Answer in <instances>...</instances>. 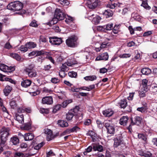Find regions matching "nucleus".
<instances>
[{"instance_id": "nucleus-1", "label": "nucleus", "mask_w": 157, "mask_h": 157, "mask_svg": "<svg viewBox=\"0 0 157 157\" xmlns=\"http://www.w3.org/2000/svg\"><path fill=\"white\" fill-rule=\"evenodd\" d=\"M23 7L22 3L19 1H16L10 2L7 6V9L14 11H19L16 13L17 14L22 15L26 13L25 10H22Z\"/></svg>"}, {"instance_id": "nucleus-2", "label": "nucleus", "mask_w": 157, "mask_h": 157, "mask_svg": "<svg viewBox=\"0 0 157 157\" xmlns=\"http://www.w3.org/2000/svg\"><path fill=\"white\" fill-rule=\"evenodd\" d=\"M9 130L8 128H2L0 131V139L1 140V145L5 146V144L7 140L8 136L9 135Z\"/></svg>"}, {"instance_id": "nucleus-3", "label": "nucleus", "mask_w": 157, "mask_h": 157, "mask_svg": "<svg viewBox=\"0 0 157 157\" xmlns=\"http://www.w3.org/2000/svg\"><path fill=\"white\" fill-rule=\"evenodd\" d=\"M78 38L75 35L69 37L66 40L67 45L71 48H75L78 46V43L77 42Z\"/></svg>"}, {"instance_id": "nucleus-4", "label": "nucleus", "mask_w": 157, "mask_h": 157, "mask_svg": "<svg viewBox=\"0 0 157 157\" xmlns=\"http://www.w3.org/2000/svg\"><path fill=\"white\" fill-rule=\"evenodd\" d=\"M54 16L59 20V21L63 20L66 18V15L62 12L60 9L58 8L56 9Z\"/></svg>"}, {"instance_id": "nucleus-5", "label": "nucleus", "mask_w": 157, "mask_h": 157, "mask_svg": "<svg viewBox=\"0 0 157 157\" xmlns=\"http://www.w3.org/2000/svg\"><path fill=\"white\" fill-rule=\"evenodd\" d=\"M62 42V39L60 37L55 36L49 37V42L52 45H59Z\"/></svg>"}, {"instance_id": "nucleus-6", "label": "nucleus", "mask_w": 157, "mask_h": 157, "mask_svg": "<svg viewBox=\"0 0 157 157\" xmlns=\"http://www.w3.org/2000/svg\"><path fill=\"white\" fill-rule=\"evenodd\" d=\"M134 121L132 118H131V123L129 124L128 126L126 128H131L132 125H139L141 122L142 118L139 116H136L134 117Z\"/></svg>"}, {"instance_id": "nucleus-7", "label": "nucleus", "mask_w": 157, "mask_h": 157, "mask_svg": "<svg viewBox=\"0 0 157 157\" xmlns=\"http://www.w3.org/2000/svg\"><path fill=\"white\" fill-rule=\"evenodd\" d=\"M99 2L98 0H89L87 3V6L89 9H94L97 7Z\"/></svg>"}, {"instance_id": "nucleus-8", "label": "nucleus", "mask_w": 157, "mask_h": 157, "mask_svg": "<svg viewBox=\"0 0 157 157\" xmlns=\"http://www.w3.org/2000/svg\"><path fill=\"white\" fill-rule=\"evenodd\" d=\"M113 140L114 141L113 147L114 148H117L124 143L123 137L121 136L114 138Z\"/></svg>"}, {"instance_id": "nucleus-9", "label": "nucleus", "mask_w": 157, "mask_h": 157, "mask_svg": "<svg viewBox=\"0 0 157 157\" xmlns=\"http://www.w3.org/2000/svg\"><path fill=\"white\" fill-rule=\"evenodd\" d=\"M53 99L52 96H45L42 100L41 103L43 104L51 105L53 103Z\"/></svg>"}, {"instance_id": "nucleus-10", "label": "nucleus", "mask_w": 157, "mask_h": 157, "mask_svg": "<svg viewBox=\"0 0 157 157\" xmlns=\"http://www.w3.org/2000/svg\"><path fill=\"white\" fill-rule=\"evenodd\" d=\"M44 133L47 135V140L48 141H50L53 139V135L52 131L48 128L44 129Z\"/></svg>"}, {"instance_id": "nucleus-11", "label": "nucleus", "mask_w": 157, "mask_h": 157, "mask_svg": "<svg viewBox=\"0 0 157 157\" xmlns=\"http://www.w3.org/2000/svg\"><path fill=\"white\" fill-rule=\"evenodd\" d=\"M109 58V55L107 52L102 54L101 55L98 56L95 59L96 61L104 60H107Z\"/></svg>"}, {"instance_id": "nucleus-12", "label": "nucleus", "mask_w": 157, "mask_h": 157, "mask_svg": "<svg viewBox=\"0 0 157 157\" xmlns=\"http://www.w3.org/2000/svg\"><path fill=\"white\" fill-rule=\"evenodd\" d=\"M76 128H68L60 134V136L61 137L63 136L70 134L71 132H76Z\"/></svg>"}, {"instance_id": "nucleus-13", "label": "nucleus", "mask_w": 157, "mask_h": 157, "mask_svg": "<svg viewBox=\"0 0 157 157\" xmlns=\"http://www.w3.org/2000/svg\"><path fill=\"white\" fill-rule=\"evenodd\" d=\"M102 113L105 117H109L111 116L114 113V112L111 109H108L103 110Z\"/></svg>"}, {"instance_id": "nucleus-14", "label": "nucleus", "mask_w": 157, "mask_h": 157, "mask_svg": "<svg viewBox=\"0 0 157 157\" xmlns=\"http://www.w3.org/2000/svg\"><path fill=\"white\" fill-rule=\"evenodd\" d=\"M117 105L120 106L121 108L124 109L127 105V100L125 99L121 100L118 103Z\"/></svg>"}, {"instance_id": "nucleus-15", "label": "nucleus", "mask_w": 157, "mask_h": 157, "mask_svg": "<svg viewBox=\"0 0 157 157\" xmlns=\"http://www.w3.org/2000/svg\"><path fill=\"white\" fill-rule=\"evenodd\" d=\"M148 80L146 79H143L142 81V84L143 86L141 90L147 91L148 90L147 87Z\"/></svg>"}, {"instance_id": "nucleus-16", "label": "nucleus", "mask_w": 157, "mask_h": 157, "mask_svg": "<svg viewBox=\"0 0 157 157\" xmlns=\"http://www.w3.org/2000/svg\"><path fill=\"white\" fill-rule=\"evenodd\" d=\"M31 80L29 79L23 80L21 82V85L24 88H27L30 86L32 83Z\"/></svg>"}, {"instance_id": "nucleus-17", "label": "nucleus", "mask_w": 157, "mask_h": 157, "mask_svg": "<svg viewBox=\"0 0 157 157\" xmlns=\"http://www.w3.org/2000/svg\"><path fill=\"white\" fill-rule=\"evenodd\" d=\"M12 90V86L9 85L6 86L3 89V92L4 95L6 96H8Z\"/></svg>"}, {"instance_id": "nucleus-18", "label": "nucleus", "mask_w": 157, "mask_h": 157, "mask_svg": "<svg viewBox=\"0 0 157 157\" xmlns=\"http://www.w3.org/2000/svg\"><path fill=\"white\" fill-rule=\"evenodd\" d=\"M128 117L127 116H123L120 120V124L123 126L127 125L128 123Z\"/></svg>"}, {"instance_id": "nucleus-19", "label": "nucleus", "mask_w": 157, "mask_h": 157, "mask_svg": "<svg viewBox=\"0 0 157 157\" xmlns=\"http://www.w3.org/2000/svg\"><path fill=\"white\" fill-rule=\"evenodd\" d=\"M103 14L106 18H107L112 17L113 14V13L112 10H105L104 12L103 13Z\"/></svg>"}, {"instance_id": "nucleus-20", "label": "nucleus", "mask_w": 157, "mask_h": 157, "mask_svg": "<svg viewBox=\"0 0 157 157\" xmlns=\"http://www.w3.org/2000/svg\"><path fill=\"white\" fill-rule=\"evenodd\" d=\"M132 18H133L136 21L139 22L141 21V19L140 18V16L137 13L133 12L131 14Z\"/></svg>"}, {"instance_id": "nucleus-21", "label": "nucleus", "mask_w": 157, "mask_h": 157, "mask_svg": "<svg viewBox=\"0 0 157 157\" xmlns=\"http://www.w3.org/2000/svg\"><path fill=\"white\" fill-rule=\"evenodd\" d=\"M88 135L91 136L93 142L96 141L97 134L92 130H89L88 132Z\"/></svg>"}, {"instance_id": "nucleus-22", "label": "nucleus", "mask_w": 157, "mask_h": 157, "mask_svg": "<svg viewBox=\"0 0 157 157\" xmlns=\"http://www.w3.org/2000/svg\"><path fill=\"white\" fill-rule=\"evenodd\" d=\"M58 125L62 128L67 127L68 124L66 121L63 120H59L58 121Z\"/></svg>"}, {"instance_id": "nucleus-23", "label": "nucleus", "mask_w": 157, "mask_h": 157, "mask_svg": "<svg viewBox=\"0 0 157 157\" xmlns=\"http://www.w3.org/2000/svg\"><path fill=\"white\" fill-rule=\"evenodd\" d=\"M34 137L32 133H28L25 134L24 139L25 141L31 140Z\"/></svg>"}, {"instance_id": "nucleus-24", "label": "nucleus", "mask_w": 157, "mask_h": 157, "mask_svg": "<svg viewBox=\"0 0 157 157\" xmlns=\"http://www.w3.org/2000/svg\"><path fill=\"white\" fill-rule=\"evenodd\" d=\"M35 67V65L33 63H31L29 64L27 66L25 67L24 69V71L26 72H27L34 70V68Z\"/></svg>"}, {"instance_id": "nucleus-25", "label": "nucleus", "mask_w": 157, "mask_h": 157, "mask_svg": "<svg viewBox=\"0 0 157 157\" xmlns=\"http://www.w3.org/2000/svg\"><path fill=\"white\" fill-rule=\"evenodd\" d=\"M141 72L143 75H148L151 73V71L148 68L145 67L141 69Z\"/></svg>"}, {"instance_id": "nucleus-26", "label": "nucleus", "mask_w": 157, "mask_h": 157, "mask_svg": "<svg viewBox=\"0 0 157 157\" xmlns=\"http://www.w3.org/2000/svg\"><path fill=\"white\" fill-rule=\"evenodd\" d=\"M36 44L33 42H29L25 44V46L28 49L33 48L36 46Z\"/></svg>"}, {"instance_id": "nucleus-27", "label": "nucleus", "mask_w": 157, "mask_h": 157, "mask_svg": "<svg viewBox=\"0 0 157 157\" xmlns=\"http://www.w3.org/2000/svg\"><path fill=\"white\" fill-rule=\"evenodd\" d=\"M15 119L20 123H22L24 122V116L23 114H16Z\"/></svg>"}, {"instance_id": "nucleus-28", "label": "nucleus", "mask_w": 157, "mask_h": 157, "mask_svg": "<svg viewBox=\"0 0 157 157\" xmlns=\"http://www.w3.org/2000/svg\"><path fill=\"white\" fill-rule=\"evenodd\" d=\"M79 107L78 106H76L73 109H71L70 110H71L72 111V113L76 116V118H78L79 116L78 112H79Z\"/></svg>"}, {"instance_id": "nucleus-29", "label": "nucleus", "mask_w": 157, "mask_h": 157, "mask_svg": "<svg viewBox=\"0 0 157 157\" xmlns=\"http://www.w3.org/2000/svg\"><path fill=\"white\" fill-rule=\"evenodd\" d=\"M147 109V104L146 103L143 106L138 108L137 109V110L141 112L142 113H143L146 112Z\"/></svg>"}, {"instance_id": "nucleus-30", "label": "nucleus", "mask_w": 157, "mask_h": 157, "mask_svg": "<svg viewBox=\"0 0 157 157\" xmlns=\"http://www.w3.org/2000/svg\"><path fill=\"white\" fill-rule=\"evenodd\" d=\"M36 54L35 57L44 55H47L48 53L47 52H45L44 50H42L40 51L36 50Z\"/></svg>"}, {"instance_id": "nucleus-31", "label": "nucleus", "mask_w": 157, "mask_h": 157, "mask_svg": "<svg viewBox=\"0 0 157 157\" xmlns=\"http://www.w3.org/2000/svg\"><path fill=\"white\" fill-rule=\"evenodd\" d=\"M9 103L12 109H16L17 104L16 101L14 99H12L10 101Z\"/></svg>"}, {"instance_id": "nucleus-32", "label": "nucleus", "mask_w": 157, "mask_h": 157, "mask_svg": "<svg viewBox=\"0 0 157 157\" xmlns=\"http://www.w3.org/2000/svg\"><path fill=\"white\" fill-rule=\"evenodd\" d=\"M93 149L94 151H98L100 152H101L103 151V147L100 145H94L93 146Z\"/></svg>"}, {"instance_id": "nucleus-33", "label": "nucleus", "mask_w": 157, "mask_h": 157, "mask_svg": "<svg viewBox=\"0 0 157 157\" xmlns=\"http://www.w3.org/2000/svg\"><path fill=\"white\" fill-rule=\"evenodd\" d=\"M72 111L71 110H70L67 113L66 118L67 120H71L74 116L76 117V116H75V115L72 113Z\"/></svg>"}, {"instance_id": "nucleus-34", "label": "nucleus", "mask_w": 157, "mask_h": 157, "mask_svg": "<svg viewBox=\"0 0 157 157\" xmlns=\"http://www.w3.org/2000/svg\"><path fill=\"white\" fill-rule=\"evenodd\" d=\"M97 77L95 75L86 76L84 78V79L86 81H93L96 80Z\"/></svg>"}, {"instance_id": "nucleus-35", "label": "nucleus", "mask_w": 157, "mask_h": 157, "mask_svg": "<svg viewBox=\"0 0 157 157\" xmlns=\"http://www.w3.org/2000/svg\"><path fill=\"white\" fill-rule=\"evenodd\" d=\"M29 76L31 78L36 77V71L35 70L26 72Z\"/></svg>"}, {"instance_id": "nucleus-36", "label": "nucleus", "mask_w": 157, "mask_h": 157, "mask_svg": "<svg viewBox=\"0 0 157 157\" xmlns=\"http://www.w3.org/2000/svg\"><path fill=\"white\" fill-rule=\"evenodd\" d=\"M11 142L13 145H16L18 144L19 142V139L17 137H13L11 139Z\"/></svg>"}, {"instance_id": "nucleus-37", "label": "nucleus", "mask_w": 157, "mask_h": 157, "mask_svg": "<svg viewBox=\"0 0 157 157\" xmlns=\"http://www.w3.org/2000/svg\"><path fill=\"white\" fill-rule=\"evenodd\" d=\"M11 56L13 58L15 59L17 61H20L21 59V57L17 54L12 53Z\"/></svg>"}, {"instance_id": "nucleus-38", "label": "nucleus", "mask_w": 157, "mask_h": 157, "mask_svg": "<svg viewBox=\"0 0 157 157\" xmlns=\"http://www.w3.org/2000/svg\"><path fill=\"white\" fill-rule=\"evenodd\" d=\"M141 6L148 10H149L151 8V7L148 5L147 1H143Z\"/></svg>"}, {"instance_id": "nucleus-39", "label": "nucleus", "mask_w": 157, "mask_h": 157, "mask_svg": "<svg viewBox=\"0 0 157 157\" xmlns=\"http://www.w3.org/2000/svg\"><path fill=\"white\" fill-rule=\"evenodd\" d=\"M101 20V17L100 16H97L94 17L93 21L95 24H98L100 22Z\"/></svg>"}, {"instance_id": "nucleus-40", "label": "nucleus", "mask_w": 157, "mask_h": 157, "mask_svg": "<svg viewBox=\"0 0 157 157\" xmlns=\"http://www.w3.org/2000/svg\"><path fill=\"white\" fill-rule=\"evenodd\" d=\"M9 67L4 64H0V70L4 72H7V69Z\"/></svg>"}, {"instance_id": "nucleus-41", "label": "nucleus", "mask_w": 157, "mask_h": 157, "mask_svg": "<svg viewBox=\"0 0 157 157\" xmlns=\"http://www.w3.org/2000/svg\"><path fill=\"white\" fill-rule=\"evenodd\" d=\"M61 108V104H58L56 105L53 108L52 112L54 113H56L57 111L59 110Z\"/></svg>"}, {"instance_id": "nucleus-42", "label": "nucleus", "mask_w": 157, "mask_h": 157, "mask_svg": "<svg viewBox=\"0 0 157 157\" xmlns=\"http://www.w3.org/2000/svg\"><path fill=\"white\" fill-rule=\"evenodd\" d=\"M113 23L108 24L104 25V27L105 29V30H110L113 29Z\"/></svg>"}, {"instance_id": "nucleus-43", "label": "nucleus", "mask_w": 157, "mask_h": 157, "mask_svg": "<svg viewBox=\"0 0 157 157\" xmlns=\"http://www.w3.org/2000/svg\"><path fill=\"white\" fill-rule=\"evenodd\" d=\"M68 76L71 78H76L77 74V73L74 71H70L68 73Z\"/></svg>"}, {"instance_id": "nucleus-44", "label": "nucleus", "mask_w": 157, "mask_h": 157, "mask_svg": "<svg viewBox=\"0 0 157 157\" xmlns=\"http://www.w3.org/2000/svg\"><path fill=\"white\" fill-rule=\"evenodd\" d=\"M44 145V142H42L36 145L34 147V149L36 150H38L40 149Z\"/></svg>"}, {"instance_id": "nucleus-45", "label": "nucleus", "mask_w": 157, "mask_h": 157, "mask_svg": "<svg viewBox=\"0 0 157 157\" xmlns=\"http://www.w3.org/2000/svg\"><path fill=\"white\" fill-rule=\"evenodd\" d=\"M138 136L139 139H141L144 141H146L147 140V138L146 136L143 134H138Z\"/></svg>"}, {"instance_id": "nucleus-46", "label": "nucleus", "mask_w": 157, "mask_h": 157, "mask_svg": "<svg viewBox=\"0 0 157 157\" xmlns=\"http://www.w3.org/2000/svg\"><path fill=\"white\" fill-rule=\"evenodd\" d=\"M28 48L25 46V44L24 45H21L20 47V50L24 52H27L28 50Z\"/></svg>"}, {"instance_id": "nucleus-47", "label": "nucleus", "mask_w": 157, "mask_h": 157, "mask_svg": "<svg viewBox=\"0 0 157 157\" xmlns=\"http://www.w3.org/2000/svg\"><path fill=\"white\" fill-rule=\"evenodd\" d=\"M40 112L41 113L43 114H47L49 113L48 110L44 108H40Z\"/></svg>"}, {"instance_id": "nucleus-48", "label": "nucleus", "mask_w": 157, "mask_h": 157, "mask_svg": "<svg viewBox=\"0 0 157 157\" xmlns=\"http://www.w3.org/2000/svg\"><path fill=\"white\" fill-rule=\"evenodd\" d=\"M24 153L20 152H16L14 155V157H23Z\"/></svg>"}, {"instance_id": "nucleus-49", "label": "nucleus", "mask_w": 157, "mask_h": 157, "mask_svg": "<svg viewBox=\"0 0 157 157\" xmlns=\"http://www.w3.org/2000/svg\"><path fill=\"white\" fill-rule=\"evenodd\" d=\"M131 55L130 54H124L119 55V57L120 58H127L130 57Z\"/></svg>"}, {"instance_id": "nucleus-50", "label": "nucleus", "mask_w": 157, "mask_h": 157, "mask_svg": "<svg viewBox=\"0 0 157 157\" xmlns=\"http://www.w3.org/2000/svg\"><path fill=\"white\" fill-rule=\"evenodd\" d=\"M104 25L103 26H99L97 28L98 30L101 31L102 32H106L105 29L104 27Z\"/></svg>"}, {"instance_id": "nucleus-51", "label": "nucleus", "mask_w": 157, "mask_h": 157, "mask_svg": "<svg viewBox=\"0 0 157 157\" xmlns=\"http://www.w3.org/2000/svg\"><path fill=\"white\" fill-rule=\"evenodd\" d=\"M151 90V94L153 93V94H155L154 93L157 92V86L154 85L152 86Z\"/></svg>"}, {"instance_id": "nucleus-52", "label": "nucleus", "mask_w": 157, "mask_h": 157, "mask_svg": "<svg viewBox=\"0 0 157 157\" xmlns=\"http://www.w3.org/2000/svg\"><path fill=\"white\" fill-rule=\"evenodd\" d=\"M51 81L54 84H56L59 83L60 81L59 79L55 77L52 78Z\"/></svg>"}, {"instance_id": "nucleus-53", "label": "nucleus", "mask_w": 157, "mask_h": 157, "mask_svg": "<svg viewBox=\"0 0 157 157\" xmlns=\"http://www.w3.org/2000/svg\"><path fill=\"white\" fill-rule=\"evenodd\" d=\"M12 48V46L9 42H6L5 44L4 48H5L8 49H10L11 48Z\"/></svg>"}, {"instance_id": "nucleus-54", "label": "nucleus", "mask_w": 157, "mask_h": 157, "mask_svg": "<svg viewBox=\"0 0 157 157\" xmlns=\"http://www.w3.org/2000/svg\"><path fill=\"white\" fill-rule=\"evenodd\" d=\"M29 25L35 27H37L38 26V25L37 24L36 21L35 20H33L30 24Z\"/></svg>"}, {"instance_id": "nucleus-55", "label": "nucleus", "mask_w": 157, "mask_h": 157, "mask_svg": "<svg viewBox=\"0 0 157 157\" xmlns=\"http://www.w3.org/2000/svg\"><path fill=\"white\" fill-rule=\"evenodd\" d=\"M5 81H9L11 83L15 84V81L12 79L11 78H10L9 77H5Z\"/></svg>"}, {"instance_id": "nucleus-56", "label": "nucleus", "mask_w": 157, "mask_h": 157, "mask_svg": "<svg viewBox=\"0 0 157 157\" xmlns=\"http://www.w3.org/2000/svg\"><path fill=\"white\" fill-rule=\"evenodd\" d=\"M107 132L110 134H113L115 132V128H106Z\"/></svg>"}, {"instance_id": "nucleus-57", "label": "nucleus", "mask_w": 157, "mask_h": 157, "mask_svg": "<svg viewBox=\"0 0 157 157\" xmlns=\"http://www.w3.org/2000/svg\"><path fill=\"white\" fill-rule=\"evenodd\" d=\"M152 154L149 151H145L144 152V156L145 157H151Z\"/></svg>"}, {"instance_id": "nucleus-58", "label": "nucleus", "mask_w": 157, "mask_h": 157, "mask_svg": "<svg viewBox=\"0 0 157 157\" xmlns=\"http://www.w3.org/2000/svg\"><path fill=\"white\" fill-rule=\"evenodd\" d=\"M128 29L131 35L133 34L134 33V31H135L134 28L133 29L132 26H129L128 28Z\"/></svg>"}, {"instance_id": "nucleus-59", "label": "nucleus", "mask_w": 157, "mask_h": 157, "mask_svg": "<svg viewBox=\"0 0 157 157\" xmlns=\"http://www.w3.org/2000/svg\"><path fill=\"white\" fill-rule=\"evenodd\" d=\"M7 72H11L12 71H13L15 70V66H10V67H9L7 69Z\"/></svg>"}, {"instance_id": "nucleus-60", "label": "nucleus", "mask_w": 157, "mask_h": 157, "mask_svg": "<svg viewBox=\"0 0 157 157\" xmlns=\"http://www.w3.org/2000/svg\"><path fill=\"white\" fill-rule=\"evenodd\" d=\"M135 43L133 41H132L128 42L127 44V46L129 47L135 46Z\"/></svg>"}, {"instance_id": "nucleus-61", "label": "nucleus", "mask_w": 157, "mask_h": 157, "mask_svg": "<svg viewBox=\"0 0 157 157\" xmlns=\"http://www.w3.org/2000/svg\"><path fill=\"white\" fill-rule=\"evenodd\" d=\"M147 91L141 90V91L139 92V95L140 98H143L146 96L145 93Z\"/></svg>"}, {"instance_id": "nucleus-62", "label": "nucleus", "mask_w": 157, "mask_h": 157, "mask_svg": "<svg viewBox=\"0 0 157 157\" xmlns=\"http://www.w3.org/2000/svg\"><path fill=\"white\" fill-rule=\"evenodd\" d=\"M53 29L55 30V32L57 33L61 31L58 26L56 25L54 26L52 28Z\"/></svg>"}, {"instance_id": "nucleus-63", "label": "nucleus", "mask_w": 157, "mask_h": 157, "mask_svg": "<svg viewBox=\"0 0 157 157\" xmlns=\"http://www.w3.org/2000/svg\"><path fill=\"white\" fill-rule=\"evenodd\" d=\"M96 122L98 124V128H103V124L100 120H97Z\"/></svg>"}, {"instance_id": "nucleus-64", "label": "nucleus", "mask_w": 157, "mask_h": 157, "mask_svg": "<svg viewBox=\"0 0 157 157\" xmlns=\"http://www.w3.org/2000/svg\"><path fill=\"white\" fill-rule=\"evenodd\" d=\"M52 67V66L50 64L46 65L44 66V70L45 71L49 70Z\"/></svg>"}]
</instances>
